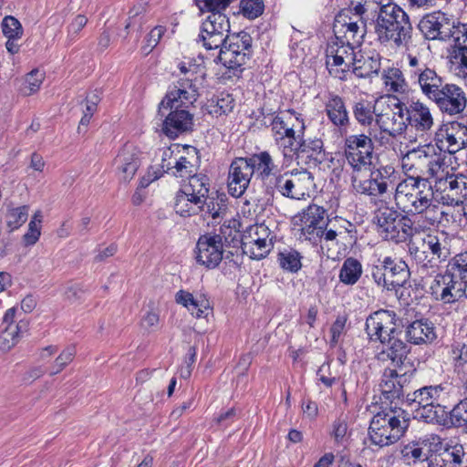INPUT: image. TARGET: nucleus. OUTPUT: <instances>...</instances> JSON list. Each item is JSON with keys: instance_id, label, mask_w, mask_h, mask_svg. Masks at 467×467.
<instances>
[{"instance_id": "7ed1b4c3", "label": "nucleus", "mask_w": 467, "mask_h": 467, "mask_svg": "<svg viewBox=\"0 0 467 467\" xmlns=\"http://www.w3.org/2000/svg\"><path fill=\"white\" fill-rule=\"evenodd\" d=\"M177 67L181 77L177 85L171 88L161 100L162 107H179L192 104L198 97L197 85L205 76L202 61L194 57H184Z\"/></svg>"}, {"instance_id": "a18cd8bd", "label": "nucleus", "mask_w": 467, "mask_h": 467, "mask_svg": "<svg viewBox=\"0 0 467 467\" xmlns=\"http://www.w3.org/2000/svg\"><path fill=\"white\" fill-rule=\"evenodd\" d=\"M208 111L215 116L228 115L235 107V100L232 94L222 92L215 99L210 100Z\"/></svg>"}, {"instance_id": "0eeeda50", "label": "nucleus", "mask_w": 467, "mask_h": 467, "mask_svg": "<svg viewBox=\"0 0 467 467\" xmlns=\"http://www.w3.org/2000/svg\"><path fill=\"white\" fill-rule=\"evenodd\" d=\"M396 409L381 410L372 418L368 436L373 444L379 447L389 446L404 435L409 427V420L404 410Z\"/></svg>"}, {"instance_id": "423d86ee", "label": "nucleus", "mask_w": 467, "mask_h": 467, "mask_svg": "<svg viewBox=\"0 0 467 467\" xmlns=\"http://www.w3.org/2000/svg\"><path fill=\"white\" fill-rule=\"evenodd\" d=\"M411 30L409 16L403 9L393 3L381 5L375 26L381 43L393 41L398 47L408 45Z\"/></svg>"}, {"instance_id": "bf43d9fd", "label": "nucleus", "mask_w": 467, "mask_h": 467, "mask_svg": "<svg viewBox=\"0 0 467 467\" xmlns=\"http://www.w3.org/2000/svg\"><path fill=\"white\" fill-rule=\"evenodd\" d=\"M450 413L454 424L467 429V398L454 406Z\"/></svg>"}, {"instance_id": "c756f323", "label": "nucleus", "mask_w": 467, "mask_h": 467, "mask_svg": "<svg viewBox=\"0 0 467 467\" xmlns=\"http://www.w3.org/2000/svg\"><path fill=\"white\" fill-rule=\"evenodd\" d=\"M407 123L417 131L426 132L433 126V118L429 107L423 102L411 101L409 107H405Z\"/></svg>"}, {"instance_id": "412c9836", "label": "nucleus", "mask_w": 467, "mask_h": 467, "mask_svg": "<svg viewBox=\"0 0 467 467\" xmlns=\"http://www.w3.org/2000/svg\"><path fill=\"white\" fill-rule=\"evenodd\" d=\"M431 100L435 102L438 108L449 115H456L464 110L467 99L462 88L455 84H443L438 94Z\"/></svg>"}, {"instance_id": "1a4fd4ad", "label": "nucleus", "mask_w": 467, "mask_h": 467, "mask_svg": "<svg viewBox=\"0 0 467 467\" xmlns=\"http://www.w3.org/2000/svg\"><path fill=\"white\" fill-rule=\"evenodd\" d=\"M398 173L391 166H384L374 171H353L351 183L353 189L360 194L381 196L395 188Z\"/></svg>"}, {"instance_id": "338daca9", "label": "nucleus", "mask_w": 467, "mask_h": 467, "mask_svg": "<svg viewBox=\"0 0 467 467\" xmlns=\"http://www.w3.org/2000/svg\"><path fill=\"white\" fill-rule=\"evenodd\" d=\"M348 431V425L346 420L337 419L333 424V436L335 441L339 443L342 442Z\"/></svg>"}, {"instance_id": "f8f14e48", "label": "nucleus", "mask_w": 467, "mask_h": 467, "mask_svg": "<svg viewBox=\"0 0 467 467\" xmlns=\"http://www.w3.org/2000/svg\"><path fill=\"white\" fill-rule=\"evenodd\" d=\"M271 127L272 131L276 136V140L288 139L289 146L285 149V157L296 150H306V144L301 142V136L305 130V122L299 113L294 110L282 112L273 119Z\"/></svg>"}, {"instance_id": "aec40b11", "label": "nucleus", "mask_w": 467, "mask_h": 467, "mask_svg": "<svg viewBox=\"0 0 467 467\" xmlns=\"http://www.w3.org/2000/svg\"><path fill=\"white\" fill-rule=\"evenodd\" d=\"M220 48L218 59L227 68L237 70L246 61L251 47V37L247 34L228 39Z\"/></svg>"}, {"instance_id": "bb28decb", "label": "nucleus", "mask_w": 467, "mask_h": 467, "mask_svg": "<svg viewBox=\"0 0 467 467\" xmlns=\"http://www.w3.org/2000/svg\"><path fill=\"white\" fill-rule=\"evenodd\" d=\"M119 178L130 182L140 165V153L132 145H125L114 159Z\"/></svg>"}, {"instance_id": "ddd939ff", "label": "nucleus", "mask_w": 467, "mask_h": 467, "mask_svg": "<svg viewBox=\"0 0 467 467\" xmlns=\"http://www.w3.org/2000/svg\"><path fill=\"white\" fill-rule=\"evenodd\" d=\"M437 191H441L444 195L439 194L441 204L450 212L451 207L462 204L467 199V175L454 173L452 169L445 164L441 175L434 182ZM449 218L451 219V214Z\"/></svg>"}, {"instance_id": "c03bdc74", "label": "nucleus", "mask_w": 467, "mask_h": 467, "mask_svg": "<svg viewBox=\"0 0 467 467\" xmlns=\"http://www.w3.org/2000/svg\"><path fill=\"white\" fill-rule=\"evenodd\" d=\"M362 272V265L360 262L356 258L348 257L343 262L338 278L341 283L353 285L359 280Z\"/></svg>"}, {"instance_id": "ea45409f", "label": "nucleus", "mask_w": 467, "mask_h": 467, "mask_svg": "<svg viewBox=\"0 0 467 467\" xmlns=\"http://www.w3.org/2000/svg\"><path fill=\"white\" fill-rule=\"evenodd\" d=\"M326 112L328 119L336 126H345L348 122V113L345 103L337 95L330 94L326 101Z\"/></svg>"}, {"instance_id": "a878e982", "label": "nucleus", "mask_w": 467, "mask_h": 467, "mask_svg": "<svg viewBox=\"0 0 467 467\" xmlns=\"http://www.w3.org/2000/svg\"><path fill=\"white\" fill-rule=\"evenodd\" d=\"M326 211L317 205H309L300 216L301 231L306 239L316 242V235L327 226Z\"/></svg>"}, {"instance_id": "dca6fc26", "label": "nucleus", "mask_w": 467, "mask_h": 467, "mask_svg": "<svg viewBox=\"0 0 467 467\" xmlns=\"http://www.w3.org/2000/svg\"><path fill=\"white\" fill-rule=\"evenodd\" d=\"M270 229L265 224L250 226L242 237V249L251 258L260 260L265 257L273 247Z\"/></svg>"}, {"instance_id": "4d7b16f0", "label": "nucleus", "mask_w": 467, "mask_h": 467, "mask_svg": "<svg viewBox=\"0 0 467 467\" xmlns=\"http://www.w3.org/2000/svg\"><path fill=\"white\" fill-rule=\"evenodd\" d=\"M2 29L7 38H21L23 27L21 23L14 16H8L3 19Z\"/></svg>"}, {"instance_id": "f257e3e1", "label": "nucleus", "mask_w": 467, "mask_h": 467, "mask_svg": "<svg viewBox=\"0 0 467 467\" xmlns=\"http://www.w3.org/2000/svg\"><path fill=\"white\" fill-rule=\"evenodd\" d=\"M421 182L406 179L397 183L394 192L397 208L407 214L418 215L430 226L450 223L449 212L441 204L439 194Z\"/></svg>"}, {"instance_id": "4468645a", "label": "nucleus", "mask_w": 467, "mask_h": 467, "mask_svg": "<svg viewBox=\"0 0 467 467\" xmlns=\"http://www.w3.org/2000/svg\"><path fill=\"white\" fill-rule=\"evenodd\" d=\"M357 46L336 39L327 47V67L329 74L339 79H346L347 73L355 61Z\"/></svg>"}, {"instance_id": "6ab92c4d", "label": "nucleus", "mask_w": 467, "mask_h": 467, "mask_svg": "<svg viewBox=\"0 0 467 467\" xmlns=\"http://www.w3.org/2000/svg\"><path fill=\"white\" fill-rule=\"evenodd\" d=\"M224 248L220 234H203L199 237L194 250L197 264L213 269L223 260Z\"/></svg>"}, {"instance_id": "f03ea898", "label": "nucleus", "mask_w": 467, "mask_h": 467, "mask_svg": "<svg viewBox=\"0 0 467 467\" xmlns=\"http://www.w3.org/2000/svg\"><path fill=\"white\" fill-rule=\"evenodd\" d=\"M209 179L204 174L191 176L188 182L182 185L175 196L174 209L182 217L198 215L207 206V213L213 219L221 216L223 208H211L208 202Z\"/></svg>"}, {"instance_id": "79ce46f5", "label": "nucleus", "mask_w": 467, "mask_h": 467, "mask_svg": "<svg viewBox=\"0 0 467 467\" xmlns=\"http://www.w3.org/2000/svg\"><path fill=\"white\" fill-rule=\"evenodd\" d=\"M382 80L388 92L404 94L408 90V83L402 71L398 67H388L384 69Z\"/></svg>"}, {"instance_id": "774afa93", "label": "nucleus", "mask_w": 467, "mask_h": 467, "mask_svg": "<svg viewBox=\"0 0 467 467\" xmlns=\"http://www.w3.org/2000/svg\"><path fill=\"white\" fill-rule=\"evenodd\" d=\"M452 358L456 362V366L467 363V345H456L452 348Z\"/></svg>"}, {"instance_id": "20e7f679", "label": "nucleus", "mask_w": 467, "mask_h": 467, "mask_svg": "<svg viewBox=\"0 0 467 467\" xmlns=\"http://www.w3.org/2000/svg\"><path fill=\"white\" fill-rule=\"evenodd\" d=\"M448 392L442 384L424 386L406 396L414 418L427 423H444L449 409L443 404Z\"/></svg>"}, {"instance_id": "13d9d810", "label": "nucleus", "mask_w": 467, "mask_h": 467, "mask_svg": "<svg viewBox=\"0 0 467 467\" xmlns=\"http://www.w3.org/2000/svg\"><path fill=\"white\" fill-rule=\"evenodd\" d=\"M442 454L447 462H450L455 465L466 464L467 454L462 444H455L454 446L446 448Z\"/></svg>"}, {"instance_id": "69168bd1", "label": "nucleus", "mask_w": 467, "mask_h": 467, "mask_svg": "<svg viewBox=\"0 0 467 467\" xmlns=\"http://www.w3.org/2000/svg\"><path fill=\"white\" fill-rule=\"evenodd\" d=\"M460 50V63L458 66V75L467 85V47L458 46Z\"/></svg>"}, {"instance_id": "cd10ccee", "label": "nucleus", "mask_w": 467, "mask_h": 467, "mask_svg": "<svg viewBox=\"0 0 467 467\" xmlns=\"http://www.w3.org/2000/svg\"><path fill=\"white\" fill-rule=\"evenodd\" d=\"M179 107H162L160 104V111L162 109H174L166 117L162 130L170 138H176L179 134L190 130L192 127V115L185 109H179Z\"/></svg>"}, {"instance_id": "3c124183", "label": "nucleus", "mask_w": 467, "mask_h": 467, "mask_svg": "<svg viewBox=\"0 0 467 467\" xmlns=\"http://www.w3.org/2000/svg\"><path fill=\"white\" fill-rule=\"evenodd\" d=\"M28 216V207L24 205L16 208H10L5 215L6 224L10 230H16L19 228L26 221Z\"/></svg>"}, {"instance_id": "4be33fe9", "label": "nucleus", "mask_w": 467, "mask_h": 467, "mask_svg": "<svg viewBox=\"0 0 467 467\" xmlns=\"http://www.w3.org/2000/svg\"><path fill=\"white\" fill-rule=\"evenodd\" d=\"M254 175L247 158L234 159L229 168L228 192L235 198L242 196L249 186Z\"/></svg>"}, {"instance_id": "c85d7f7f", "label": "nucleus", "mask_w": 467, "mask_h": 467, "mask_svg": "<svg viewBox=\"0 0 467 467\" xmlns=\"http://www.w3.org/2000/svg\"><path fill=\"white\" fill-rule=\"evenodd\" d=\"M437 149L441 152L445 149L449 153H456L467 146V126L460 122H452L445 130L444 140H440Z\"/></svg>"}, {"instance_id": "603ef678", "label": "nucleus", "mask_w": 467, "mask_h": 467, "mask_svg": "<svg viewBox=\"0 0 467 467\" xmlns=\"http://www.w3.org/2000/svg\"><path fill=\"white\" fill-rule=\"evenodd\" d=\"M45 78L44 73L38 69H33L26 77L22 92L25 96H31L37 92Z\"/></svg>"}, {"instance_id": "473e14b6", "label": "nucleus", "mask_w": 467, "mask_h": 467, "mask_svg": "<svg viewBox=\"0 0 467 467\" xmlns=\"http://www.w3.org/2000/svg\"><path fill=\"white\" fill-rule=\"evenodd\" d=\"M382 266L387 275L388 290H393L402 286L409 278L407 265L401 261H395L391 257H385Z\"/></svg>"}, {"instance_id": "c9c22d12", "label": "nucleus", "mask_w": 467, "mask_h": 467, "mask_svg": "<svg viewBox=\"0 0 467 467\" xmlns=\"http://www.w3.org/2000/svg\"><path fill=\"white\" fill-rule=\"evenodd\" d=\"M380 69V57L378 54L364 56L358 52L350 71L358 78H369Z\"/></svg>"}, {"instance_id": "680f3d73", "label": "nucleus", "mask_w": 467, "mask_h": 467, "mask_svg": "<svg viewBox=\"0 0 467 467\" xmlns=\"http://www.w3.org/2000/svg\"><path fill=\"white\" fill-rule=\"evenodd\" d=\"M145 12V6L143 4H139L134 5L132 9L130 11L129 20L126 24L125 28H137L140 29L142 25V14Z\"/></svg>"}, {"instance_id": "09e8293b", "label": "nucleus", "mask_w": 467, "mask_h": 467, "mask_svg": "<svg viewBox=\"0 0 467 467\" xmlns=\"http://www.w3.org/2000/svg\"><path fill=\"white\" fill-rule=\"evenodd\" d=\"M447 272L454 280H467V252L456 254L449 263Z\"/></svg>"}, {"instance_id": "37998d69", "label": "nucleus", "mask_w": 467, "mask_h": 467, "mask_svg": "<svg viewBox=\"0 0 467 467\" xmlns=\"http://www.w3.org/2000/svg\"><path fill=\"white\" fill-rule=\"evenodd\" d=\"M22 333V327L19 323H1L0 324V350L9 351L14 348Z\"/></svg>"}, {"instance_id": "7c9ffc66", "label": "nucleus", "mask_w": 467, "mask_h": 467, "mask_svg": "<svg viewBox=\"0 0 467 467\" xmlns=\"http://www.w3.org/2000/svg\"><path fill=\"white\" fill-rule=\"evenodd\" d=\"M453 236L445 231L430 234L423 239V246L440 261H445L451 254Z\"/></svg>"}, {"instance_id": "e2e57ef3", "label": "nucleus", "mask_w": 467, "mask_h": 467, "mask_svg": "<svg viewBox=\"0 0 467 467\" xmlns=\"http://www.w3.org/2000/svg\"><path fill=\"white\" fill-rule=\"evenodd\" d=\"M165 32V28L162 26H155L147 36V44L142 47L143 52L149 54L159 43L162 35Z\"/></svg>"}, {"instance_id": "b1692460", "label": "nucleus", "mask_w": 467, "mask_h": 467, "mask_svg": "<svg viewBox=\"0 0 467 467\" xmlns=\"http://www.w3.org/2000/svg\"><path fill=\"white\" fill-rule=\"evenodd\" d=\"M413 371L415 369L409 374V370L385 369L379 384L381 399L392 403L402 398L404 395L403 388L409 382Z\"/></svg>"}, {"instance_id": "2f4dec72", "label": "nucleus", "mask_w": 467, "mask_h": 467, "mask_svg": "<svg viewBox=\"0 0 467 467\" xmlns=\"http://www.w3.org/2000/svg\"><path fill=\"white\" fill-rule=\"evenodd\" d=\"M174 300L178 305L187 308L195 318L209 319L213 315L208 300L197 299L189 291L179 290L175 294Z\"/></svg>"}, {"instance_id": "f3484780", "label": "nucleus", "mask_w": 467, "mask_h": 467, "mask_svg": "<svg viewBox=\"0 0 467 467\" xmlns=\"http://www.w3.org/2000/svg\"><path fill=\"white\" fill-rule=\"evenodd\" d=\"M314 180L306 170H293L276 178V187L282 195L300 200L309 195Z\"/></svg>"}, {"instance_id": "a211bd4d", "label": "nucleus", "mask_w": 467, "mask_h": 467, "mask_svg": "<svg viewBox=\"0 0 467 467\" xmlns=\"http://www.w3.org/2000/svg\"><path fill=\"white\" fill-rule=\"evenodd\" d=\"M406 109L400 102L394 103L379 113H376V124L379 127L378 136L384 137L383 133L396 137L405 131L407 123Z\"/></svg>"}, {"instance_id": "9d476101", "label": "nucleus", "mask_w": 467, "mask_h": 467, "mask_svg": "<svg viewBox=\"0 0 467 467\" xmlns=\"http://www.w3.org/2000/svg\"><path fill=\"white\" fill-rule=\"evenodd\" d=\"M198 151L190 145L173 144L165 149L161 167L163 171L179 178L195 176L198 166Z\"/></svg>"}, {"instance_id": "8fccbe9b", "label": "nucleus", "mask_w": 467, "mask_h": 467, "mask_svg": "<svg viewBox=\"0 0 467 467\" xmlns=\"http://www.w3.org/2000/svg\"><path fill=\"white\" fill-rule=\"evenodd\" d=\"M376 106H372L369 102H357L353 108V114L357 121L363 126H369L376 117Z\"/></svg>"}, {"instance_id": "39448f33", "label": "nucleus", "mask_w": 467, "mask_h": 467, "mask_svg": "<svg viewBox=\"0 0 467 467\" xmlns=\"http://www.w3.org/2000/svg\"><path fill=\"white\" fill-rule=\"evenodd\" d=\"M400 161L403 171L408 179L419 181L435 180L445 169L444 156L437 149V145L427 144L403 153L400 151Z\"/></svg>"}, {"instance_id": "9b49d317", "label": "nucleus", "mask_w": 467, "mask_h": 467, "mask_svg": "<svg viewBox=\"0 0 467 467\" xmlns=\"http://www.w3.org/2000/svg\"><path fill=\"white\" fill-rule=\"evenodd\" d=\"M373 140L383 143L384 137L378 136V130L369 129L367 135H350L346 139V158L353 171H370Z\"/></svg>"}, {"instance_id": "72a5a7b5", "label": "nucleus", "mask_w": 467, "mask_h": 467, "mask_svg": "<svg viewBox=\"0 0 467 467\" xmlns=\"http://www.w3.org/2000/svg\"><path fill=\"white\" fill-rule=\"evenodd\" d=\"M414 84L418 85L423 95L429 99L435 98V94L441 87L443 86V80L434 68L428 67L421 71L414 79L411 80Z\"/></svg>"}, {"instance_id": "58836bf2", "label": "nucleus", "mask_w": 467, "mask_h": 467, "mask_svg": "<svg viewBox=\"0 0 467 467\" xmlns=\"http://www.w3.org/2000/svg\"><path fill=\"white\" fill-rule=\"evenodd\" d=\"M396 323H365V330L369 340L379 341L382 344L396 340Z\"/></svg>"}, {"instance_id": "f704fd0d", "label": "nucleus", "mask_w": 467, "mask_h": 467, "mask_svg": "<svg viewBox=\"0 0 467 467\" xmlns=\"http://www.w3.org/2000/svg\"><path fill=\"white\" fill-rule=\"evenodd\" d=\"M399 213L392 207L382 206L376 211L375 219L379 228L385 234L386 239L397 237V220Z\"/></svg>"}, {"instance_id": "4c0bfd02", "label": "nucleus", "mask_w": 467, "mask_h": 467, "mask_svg": "<svg viewBox=\"0 0 467 467\" xmlns=\"http://www.w3.org/2000/svg\"><path fill=\"white\" fill-rule=\"evenodd\" d=\"M406 336L415 345L431 343L437 338L433 323H410Z\"/></svg>"}, {"instance_id": "e433bc0d", "label": "nucleus", "mask_w": 467, "mask_h": 467, "mask_svg": "<svg viewBox=\"0 0 467 467\" xmlns=\"http://www.w3.org/2000/svg\"><path fill=\"white\" fill-rule=\"evenodd\" d=\"M247 159L252 170H254V175H255L256 178L265 181L275 175L276 165L272 156L267 151L254 154Z\"/></svg>"}, {"instance_id": "0e129e2a", "label": "nucleus", "mask_w": 467, "mask_h": 467, "mask_svg": "<svg viewBox=\"0 0 467 467\" xmlns=\"http://www.w3.org/2000/svg\"><path fill=\"white\" fill-rule=\"evenodd\" d=\"M88 18L83 15H78L67 26V36L70 40H74L79 32L87 25Z\"/></svg>"}, {"instance_id": "052dcab7", "label": "nucleus", "mask_w": 467, "mask_h": 467, "mask_svg": "<svg viewBox=\"0 0 467 467\" xmlns=\"http://www.w3.org/2000/svg\"><path fill=\"white\" fill-rule=\"evenodd\" d=\"M233 0H196V5L202 12L207 11L211 14L224 10Z\"/></svg>"}, {"instance_id": "864d4df0", "label": "nucleus", "mask_w": 467, "mask_h": 467, "mask_svg": "<svg viewBox=\"0 0 467 467\" xmlns=\"http://www.w3.org/2000/svg\"><path fill=\"white\" fill-rule=\"evenodd\" d=\"M75 355L76 348L74 346L66 348L55 359L50 375H55L62 371L67 365L73 361Z\"/></svg>"}, {"instance_id": "5fc2aeb1", "label": "nucleus", "mask_w": 467, "mask_h": 467, "mask_svg": "<svg viewBox=\"0 0 467 467\" xmlns=\"http://www.w3.org/2000/svg\"><path fill=\"white\" fill-rule=\"evenodd\" d=\"M241 12L248 19H254L264 12V3L262 0H241Z\"/></svg>"}, {"instance_id": "5701e85b", "label": "nucleus", "mask_w": 467, "mask_h": 467, "mask_svg": "<svg viewBox=\"0 0 467 467\" xmlns=\"http://www.w3.org/2000/svg\"><path fill=\"white\" fill-rule=\"evenodd\" d=\"M464 289L463 284L454 280L447 271L445 274L437 275L430 286L432 296L445 304L453 303L462 298Z\"/></svg>"}, {"instance_id": "2eb2a0df", "label": "nucleus", "mask_w": 467, "mask_h": 467, "mask_svg": "<svg viewBox=\"0 0 467 467\" xmlns=\"http://www.w3.org/2000/svg\"><path fill=\"white\" fill-rule=\"evenodd\" d=\"M230 22L228 17L221 13L210 14L202 22L199 40L207 50L217 49L228 42Z\"/></svg>"}, {"instance_id": "de8ad7c7", "label": "nucleus", "mask_w": 467, "mask_h": 467, "mask_svg": "<svg viewBox=\"0 0 467 467\" xmlns=\"http://www.w3.org/2000/svg\"><path fill=\"white\" fill-rule=\"evenodd\" d=\"M302 256L294 249H285L278 254V263L280 266L288 272L296 273L302 267Z\"/></svg>"}, {"instance_id": "6e6d98bb", "label": "nucleus", "mask_w": 467, "mask_h": 467, "mask_svg": "<svg viewBox=\"0 0 467 467\" xmlns=\"http://www.w3.org/2000/svg\"><path fill=\"white\" fill-rule=\"evenodd\" d=\"M99 101V96L97 93H90L86 97L83 109V116L80 119L79 126H87L93 114L97 110V106ZM78 130H80V127H78Z\"/></svg>"}, {"instance_id": "393cba45", "label": "nucleus", "mask_w": 467, "mask_h": 467, "mask_svg": "<svg viewBox=\"0 0 467 467\" xmlns=\"http://www.w3.org/2000/svg\"><path fill=\"white\" fill-rule=\"evenodd\" d=\"M336 39L359 47L366 34V22L363 18L353 19L352 17L340 16L336 19L334 25Z\"/></svg>"}, {"instance_id": "6e6552de", "label": "nucleus", "mask_w": 467, "mask_h": 467, "mask_svg": "<svg viewBox=\"0 0 467 467\" xmlns=\"http://www.w3.org/2000/svg\"><path fill=\"white\" fill-rule=\"evenodd\" d=\"M419 29L429 40L448 41L453 38L456 46L467 41V26L441 11L424 16L419 23Z\"/></svg>"}, {"instance_id": "a19ab883", "label": "nucleus", "mask_w": 467, "mask_h": 467, "mask_svg": "<svg viewBox=\"0 0 467 467\" xmlns=\"http://www.w3.org/2000/svg\"><path fill=\"white\" fill-rule=\"evenodd\" d=\"M389 344L390 346L386 350L379 353V359H389L394 366L399 368V370L404 371L403 366L410 351V347L400 339H396Z\"/></svg>"}, {"instance_id": "49530a36", "label": "nucleus", "mask_w": 467, "mask_h": 467, "mask_svg": "<svg viewBox=\"0 0 467 467\" xmlns=\"http://www.w3.org/2000/svg\"><path fill=\"white\" fill-rule=\"evenodd\" d=\"M405 46L407 47V52L405 55L407 65L405 70L410 80H412L420 75L421 71L427 69L429 67L424 62L422 57L419 53L413 51L411 39L409 44Z\"/></svg>"}]
</instances>
